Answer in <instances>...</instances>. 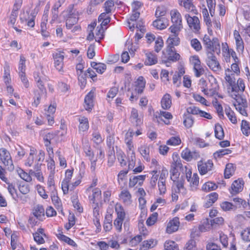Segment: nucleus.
<instances>
[{
	"instance_id": "nucleus-37",
	"label": "nucleus",
	"mask_w": 250,
	"mask_h": 250,
	"mask_svg": "<svg viewBox=\"0 0 250 250\" xmlns=\"http://www.w3.org/2000/svg\"><path fill=\"white\" fill-rule=\"evenodd\" d=\"M244 182L243 180L238 179L234 181L231 186L230 192L232 194H236L241 191L243 188Z\"/></svg>"
},
{
	"instance_id": "nucleus-42",
	"label": "nucleus",
	"mask_w": 250,
	"mask_h": 250,
	"mask_svg": "<svg viewBox=\"0 0 250 250\" xmlns=\"http://www.w3.org/2000/svg\"><path fill=\"white\" fill-rule=\"evenodd\" d=\"M130 119L131 122L134 124L136 126H140L143 123V116L141 115H139L137 110L132 111Z\"/></svg>"
},
{
	"instance_id": "nucleus-35",
	"label": "nucleus",
	"mask_w": 250,
	"mask_h": 250,
	"mask_svg": "<svg viewBox=\"0 0 250 250\" xmlns=\"http://www.w3.org/2000/svg\"><path fill=\"white\" fill-rule=\"evenodd\" d=\"M146 81L145 78L139 76L135 82L134 90L138 94H142L146 86Z\"/></svg>"
},
{
	"instance_id": "nucleus-52",
	"label": "nucleus",
	"mask_w": 250,
	"mask_h": 250,
	"mask_svg": "<svg viewBox=\"0 0 250 250\" xmlns=\"http://www.w3.org/2000/svg\"><path fill=\"white\" fill-rule=\"evenodd\" d=\"M110 13H106V12L104 11L99 15L98 20L99 21L101 22V25L105 26L110 22Z\"/></svg>"
},
{
	"instance_id": "nucleus-9",
	"label": "nucleus",
	"mask_w": 250,
	"mask_h": 250,
	"mask_svg": "<svg viewBox=\"0 0 250 250\" xmlns=\"http://www.w3.org/2000/svg\"><path fill=\"white\" fill-rule=\"evenodd\" d=\"M180 58V54L176 52L174 47H166V51L162 53V61L164 63H167L178 61Z\"/></svg>"
},
{
	"instance_id": "nucleus-34",
	"label": "nucleus",
	"mask_w": 250,
	"mask_h": 250,
	"mask_svg": "<svg viewBox=\"0 0 250 250\" xmlns=\"http://www.w3.org/2000/svg\"><path fill=\"white\" fill-rule=\"evenodd\" d=\"M169 25V21L167 18H156L152 22V25L158 30H164Z\"/></svg>"
},
{
	"instance_id": "nucleus-6",
	"label": "nucleus",
	"mask_w": 250,
	"mask_h": 250,
	"mask_svg": "<svg viewBox=\"0 0 250 250\" xmlns=\"http://www.w3.org/2000/svg\"><path fill=\"white\" fill-rule=\"evenodd\" d=\"M172 181L171 187V200L172 202H176L178 199V194H185L187 192L186 188L185 187V178L174 180L170 179Z\"/></svg>"
},
{
	"instance_id": "nucleus-39",
	"label": "nucleus",
	"mask_w": 250,
	"mask_h": 250,
	"mask_svg": "<svg viewBox=\"0 0 250 250\" xmlns=\"http://www.w3.org/2000/svg\"><path fill=\"white\" fill-rule=\"evenodd\" d=\"M157 244V240L151 238L144 241L140 246V250H149L155 247Z\"/></svg>"
},
{
	"instance_id": "nucleus-20",
	"label": "nucleus",
	"mask_w": 250,
	"mask_h": 250,
	"mask_svg": "<svg viewBox=\"0 0 250 250\" xmlns=\"http://www.w3.org/2000/svg\"><path fill=\"white\" fill-rule=\"evenodd\" d=\"M189 62L193 66L195 76H201L203 73V69L199 57L197 55L192 56L189 58Z\"/></svg>"
},
{
	"instance_id": "nucleus-16",
	"label": "nucleus",
	"mask_w": 250,
	"mask_h": 250,
	"mask_svg": "<svg viewBox=\"0 0 250 250\" xmlns=\"http://www.w3.org/2000/svg\"><path fill=\"white\" fill-rule=\"evenodd\" d=\"M198 113L201 117H203V110H190V112L189 110L187 111L183 116V123L185 127L190 128L192 126L194 121L192 115L198 114Z\"/></svg>"
},
{
	"instance_id": "nucleus-7",
	"label": "nucleus",
	"mask_w": 250,
	"mask_h": 250,
	"mask_svg": "<svg viewBox=\"0 0 250 250\" xmlns=\"http://www.w3.org/2000/svg\"><path fill=\"white\" fill-rule=\"evenodd\" d=\"M36 155H37V161L38 162L43 161L45 157L44 151L42 149H40L38 152L35 147H31L29 155L25 160L24 165L27 167L32 166L34 162V156Z\"/></svg>"
},
{
	"instance_id": "nucleus-41",
	"label": "nucleus",
	"mask_w": 250,
	"mask_h": 250,
	"mask_svg": "<svg viewBox=\"0 0 250 250\" xmlns=\"http://www.w3.org/2000/svg\"><path fill=\"white\" fill-rule=\"evenodd\" d=\"M138 150L146 162H150V148L147 145H142L139 147Z\"/></svg>"
},
{
	"instance_id": "nucleus-38",
	"label": "nucleus",
	"mask_w": 250,
	"mask_h": 250,
	"mask_svg": "<svg viewBox=\"0 0 250 250\" xmlns=\"http://www.w3.org/2000/svg\"><path fill=\"white\" fill-rule=\"evenodd\" d=\"M2 78L4 84L12 83L11 69L9 64H6L3 67V73Z\"/></svg>"
},
{
	"instance_id": "nucleus-31",
	"label": "nucleus",
	"mask_w": 250,
	"mask_h": 250,
	"mask_svg": "<svg viewBox=\"0 0 250 250\" xmlns=\"http://www.w3.org/2000/svg\"><path fill=\"white\" fill-rule=\"evenodd\" d=\"M179 3L180 5L184 6L186 10L191 15H194L197 14V10L192 3V0H179Z\"/></svg>"
},
{
	"instance_id": "nucleus-1",
	"label": "nucleus",
	"mask_w": 250,
	"mask_h": 250,
	"mask_svg": "<svg viewBox=\"0 0 250 250\" xmlns=\"http://www.w3.org/2000/svg\"><path fill=\"white\" fill-rule=\"evenodd\" d=\"M218 85L212 76H209L207 80H204V95L210 98L208 101H211L210 103L204 98V105L210 106L212 104L216 109H223L221 102L216 98L217 96L222 98V97L218 95Z\"/></svg>"
},
{
	"instance_id": "nucleus-48",
	"label": "nucleus",
	"mask_w": 250,
	"mask_h": 250,
	"mask_svg": "<svg viewBox=\"0 0 250 250\" xmlns=\"http://www.w3.org/2000/svg\"><path fill=\"white\" fill-rule=\"evenodd\" d=\"M16 172L19 177L24 181L26 182H32V178L31 177V174L29 172V173H27L20 167L17 168Z\"/></svg>"
},
{
	"instance_id": "nucleus-59",
	"label": "nucleus",
	"mask_w": 250,
	"mask_h": 250,
	"mask_svg": "<svg viewBox=\"0 0 250 250\" xmlns=\"http://www.w3.org/2000/svg\"><path fill=\"white\" fill-rule=\"evenodd\" d=\"M165 250H180L178 245L174 241L167 240L164 244Z\"/></svg>"
},
{
	"instance_id": "nucleus-50",
	"label": "nucleus",
	"mask_w": 250,
	"mask_h": 250,
	"mask_svg": "<svg viewBox=\"0 0 250 250\" xmlns=\"http://www.w3.org/2000/svg\"><path fill=\"white\" fill-rule=\"evenodd\" d=\"M76 220L77 219L75 214L72 212H69L68 216V222L64 226L65 229L67 230H69L75 225Z\"/></svg>"
},
{
	"instance_id": "nucleus-29",
	"label": "nucleus",
	"mask_w": 250,
	"mask_h": 250,
	"mask_svg": "<svg viewBox=\"0 0 250 250\" xmlns=\"http://www.w3.org/2000/svg\"><path fill=\"white\" fill-rule=\"evenodd\" d=\"M0 160L6 166L12 165L13 161L10 152L5 148H0Z\"/></svg>"
},
{
	"instance_id": "nucleus-4",
	"label": "nucleus",
	"mask_w": 250,
	"mask_h": 250,
	"mask_svg": "<svg viewBox=\"0 0 250 250\" xmlns=\"http://www.w3.org/2000/svg\"><path fill=\"white\" fill-rule=\"evenodd\" d=\"M116 218L113 221V226L116 232L120 233L123 230V225L127 218V212L123 205L116 202L114 205Z\"/></svg>"
},
{
	"instance_id": "nucleus-32",
	"label": "nucleus",
	"mask_w": 250,
	"mask_h": 250,
	"mask_svg": "<svg viewBox=\"0 0 250 250\" xmlns=\"http://www.w3.org/2000/svg\"><path fill=\"white\" fill-rule=\"evenodd\" d=\"M31 214L39 219V221L41 222L45 219V210L42 205H38L34 207Z\"/></svg>"
},
{
	"instance_id": "nucleus-11",
	"label": "nucleus",
	"mask_w": 250,
	"mask_h": 250,
	"mask_svg": "<svg viewBox=\"0 0 250 250\" xmlns=\"http://www.w3.org/2000/svg\"><path fill=\"white\" fill-rule=\"evenodd\" d=\"M204 44H205L207 54L212 52L218 54L220 52V46L218 39L213 38L212 39L204 36Z\"/></svg>"
},
{
	"instance_id": "nucleus-27",
	"label": "nucleus",
	"mask_w": 250,
	"mask_h": 250,
	"mask_svg": "<svg viewBox=\"0 0 250 250\" xmlns=\"http://www.w3.org/2000/svg\"><path fill=\"white\" fill-rule=\"evenodd\" d=\"M20 19L21 23L26 22L28 27H34L35 26V16L30 15L28 12H23L20 15Z\"/></svg>"
},
{
	"instance_id": "nucleus-12",
	"label": "nucleus",
	"mask_w": 250,
	"mask_h": 250,
	"mask_svg": "<svg viewBox=\"0 0 250 250\" xmlns=\"http://www.w3.org/2000/svg\"><path fill=\"white\" fill-rule=\"evenodd\" d=\"M64 52L63 51H58L52 54V57L54 60V66L60 72H63V60L64 58Z\"/></svg>"
},
{
	"instance_id": "nucleus-14",
	"label": "nucleus",
	"mask_w": 250,
	"mask_h": 250,
	"mask_svg": "<svg viewBox=\"0 0 250 250\" xmlns=\"http://www.w3.org/2000/svg\"><path fill=\"white\" fill-rule=\"evenodd\" d=\"M168 30L171 34L169 35L166 41L167 47L173 48L178 46L180 43V39L178 36L181 30L174 31L170 29H168Z\"/></svg>"
},
{
	"instance_id": "nucleus-58",
	"label": "nucleus",
	"mask_w": 250,
	"mask_h": 250,
	"mask_svg": "<svg viewBox=\"0 0 250 250\" xmlns=\"http://www.w3.org/2000/svg\"><path fill=\"white\" fill-rule=\"evenodd\" d=\"M167 13V8L165 6L160 5L157 7L155 12V16L156 18H166L165 16Z\"/></svg>"
},
{
	"instance_id": "nucleus-45",
	"label": "nucleus",
	"mask_w": 250,
	"mask_h": 250,
	"mask_svg": "<svg viewBox=\"0 0 250 250\" xmlns=\"http://www.w3.org/2000/svg\"><path fill=\"white\" fill-rule=\"evenodd\" d=\"M232 88V91L235 93L243 92L245 88V84L243 79L239 78L237 82V83L230 85Z\"/></svg>"
},
{
	"instance_id": "nucleus-57",
	"label": "nucleus",
	"mask_w": 250,
	"mask_h": 250,
	"mask_svg": "<svg viewBox=\"0 0 250 250\" xmlns=\"http://www.w3.org/2000/svg\"><path fill=\"white\" fill-rule=\"evenodd\" d=\"M235 167L232 164L229 163L226 165L224 171V177L226 179L229 178L234 173Z\"/></svg>"
},
{
	"instance_id": "nucleus-55",
	"label": "nucleus",
	"mask_w": 250,
	"mask_h": 250,
	"mask_svg": "<svg viewBox=\"0 0 250 250\" xmlns=\"http://www.w3.org/2000/svg\"><path fill=\"white\" fill-rule=\"evenodd\" d=\"M158 213L156 212H153L150 214L146 222L147 226L151 227L156 224L158 221Z\"/></svg>"
},
{
	"instance_id": "nucleus-40",
	"label": "nucleus",
	"mask_w": 250,
	"mask_h": 250,
	"mask_svg": "<svg viewBox=\"0 0 250 250\" xmlns=\"http://www.w3.org/2000/svg\"><path fill=\"white\" fill-rule=\"evenodd\" d=\"M161 107L163 109H169L172 105V99L170 94L166 93L161 100Z\"/></svg>"
},
{
	"instance_id": "nucleus-54",
	"label": "nucleus",
	"mask_w": 250,
	"mask_h": 250,
	"mask_svg": "<svg viewBox=\"0 0 250 250\" xmlns=\"http://www.w3.org/2000/svg\"><path fill=\"white\" fill-rule=\"evenodd\" d=\"M104 138L97 130L93 131L92 134L91 141L96 145H100L104 142Z\"/></svg>"
},
{
	"instance_id": "nucleus-15",
	"label": "nucleus",
	"mask_w": 250,
	"mask_h": 250,
	"mask_svg": "<svg viewBox=\"0 0 250 250\" xmlns=\"http://www.w3.org/2000/svg\"><path fill=\"white\" fill-rule=\"evenodd\" d=\"M185 17L190 29L193 32L198 33L201 28L198 18L195 16H191L190 14L185 15Z\"/></svg>"
},
{
	"instance_id": "nucleus-8",
	"label": "nucleus",
	"mask_w": 250,
	"mask_h": 250,
	"mask_svg": "<svg viewBox=\"0 0 250 250\" xmlns=\"http://www.w3.org/2000/svg\"><path fill=\"white\" fill-rule=\"evenodd\" d=\"M170 15L172 25L168 29L182 30L183 28L182 17L179 11L176 9H172L170 11Z\"/></svg>"
},
{
	"instance_id": "nucleus-47",
	"label": "nucleus",
	"mask_w": 250,
	"mask_h": 250,
	"mask_svg": "<svg viewBox=\"0 0 250 250\" xmlns=\"http://www.w3.org/2000/svg\"><path fill=\"white\" fill-rule=\"evenodd\" d=\"M146 59L145 63L147 65H152L157 63V57L156 55L151 52H147L146 53Z\"/></svg>"
},
{
	"instance_id": "nucleus-25",
	"label": "nucleus",
	"mask_w": 250,
	"mask_h": 250,
	"mask_svg": "<svg viewBox=\"0 0 250 250\" xmlns=\"http://www.w3.org/2000/svg\"><path fill=\"white\" fill-rule=\"evenodd\" d=\"M50 198L52 202L57 210L62 215H64L63 208L61 198L59 197L58 191L51 192L50 193Z\"/></svg>"
},
{
	"instance_id": "nucleus-33",
	"label": "nucleus",
	"mask_w": 250,
	"mask_h": 250,
	"mask_svg": "<svg viewBox=\"0 0 250 250\" xmlns=\"http://www.w3.org/2000/svg\"><path fill=\"white\" fill-rule=\"evenodd\" d=\"M34 240L38 245L43 244L45 243L43 237L46 235L44 232V229L42 228H39L37 231L33 233Z\"/></svg>"
},
{
	"instance_id": "nucleus-60",
	"label": "nucleus",
	"mask_w": 250,
	"mask_h": 250,
	"mask_svg": "<svg viewBox=\"0 0 250 250\" xmlns=\"http://www.w3.org/2000/svg\"><path fill=\"white\" fill-rule=\"evenodd\" d=\"M19 234L17 231H14L11 235L10 245L12 250H15L18 246Z\"/></svg>"
},
{
	"instance_id": "nucleus-2",
	"label": "nucleus",
	"mask_w": 250,
	"mask_h": 250,
	"mask_svg": "<svg viewBox=\"0 0 250 250\" xmlns=\"http://www.w3.org/2000/svg\"><path fill=\"white\" fill-rule=\"evenodd\" d=\"M73 172V168L67 169L65 171L64 177L61 183V188L64 195L67 194L69 190H74L82 183V177L75 179L73 182H71Z\"/></svg>"
},
{
	"instance_id": "nucleus-28",
	"label": "nucleus",
	"mask_w": 250,
	"mask_h": 250,
	"mask_svg": "<svg viewBox=\"0 0 250 250\" xmlns=\"http://www.w3.org/2000/svg\"><path fill=\"white\" fill-rule=\"evenodd\" d=\"M207 55L208 58L206 62L208 66L214 71H219L221 67L216 57L213 56L212 53H208Z\"/></svg>"
},
{
	"instance_id": "nucleus-19",
	"label": "nucleus",
	"mask_w": 250,
	"mask_h": 250,
	"mask_svg": "<svg viewBox=\"0 0 250 250\" xmlns=\"http://www.w3.org/2000/svg\"><path fill=\"white\" fill-rule=\"evenodd\" d=\"M180 226V219L175 216L170 219L167 223L166 232L168 234H172L177 231Z\"/></svg>"
},
{
	"instance_id": "nucleus-30",
	"label": "nucleus",
	"mask_w": 250,
	"mask_h": 250,
	"mask_svg": "<svg viewBox=\"0 0 250 250\" xmlns=\"http://www.w3.org/2000/svg\"><path fill=\"white\" fill-rule=\"evenodd\" d=\"M32 105L35 107H37L41 102V98L43 95H46V90H42V89H35L33 90Z\"/></svg>"
},
{
	"instance_id": "nucleus-62",
	"label": "nucleus",
	"mask_w": 250,
	"mask_h": 250,
	"mask_svg": "<svg viewBox=\"0 0 250 250\" xmlns=\"http://www.w3.org/2000/svg\"><path fill=\"white\" fill-rule=\"evenodd\" d=\"M35 188L37 190L38 193L43 199H47L48 198V195L44 186L40 184H37L35 186Z\"/></svg>"
},
{
	"instance_id": "nucleus-44",
	"label": "nucleus",
	"mask_w": 250,
	"mask_h": 250,
	"mask_svg": "<svg viewBox=\"0 0 250 250\" xmlns=\"http://www.w3.org/2000/svg\"><path fill=\"white\" fill-rule=\"evenodd\" d=\"M41 165L39 166L38 164L35 165V168H37V170L35 171L32 169H30L29 170V172L31 175H34L39 182L41 183H44V177L43 175V173L41 170Z\"/></svg>"
},
{
	"instance_id": "nucleus-21",
	"label": "nucleus",
	"mask_w": 250,
	"mask_h": 250,
	"mask_svg": "<svg viewBox=\"0 0 250 250\" xmlns=\"http://www.w3.org/2000/svg\"><path fill=\"white\" fill-rule=\"evenodd\" d=\"M185 176L187 181L189 183L190 186L196 187L199 184V178L196 173L192 174V170L188 168L187 166L185 167Z\"/></svg>"
},
{
	"instance_id": "nucleus-56",
	"label": "nucleus",
	"mask_w": 250,
	"mask_h": 250,
	"mask_svg": "<svg viewBox=\"0 0 250 250\" xmlns=\"http://www.w3.org/2000/svg\"><path fill=\"white\" fill-rule=\"evenodd\" d=\"M47 163V168L49 171V174H55V162L54 160V157L48 158L46 160Z\"/></svg>"
},
{
	"instance_id": "nucleus-3",
	"label": "nucleus",
	"mask_w": 250,
	"mask_h": 250,
	"mask_svg": "<svg viewBox=\"0 0 250 250\" xmlns=\"http://www.w3.org/2000/svg\"><path fill=\"white\" fill-rule=\"evenodd\" d=\"M134 133L132 130L128 131L125 135V143L126 148V152L127 155L128 167L133 168L136 165V154L135 146L133 141Z\"/></svg>"
},
{
	"instance_id": "nucleus-63",
	"label": "nucleus",
	"mask_w": 250,
	"mask_h": 250,
	"mask_svg": "<svg viewBox=\"0 0 250 250\" xmlns=\"http://www.w3.org/2000/svg\"><path fill=\"white\" fill-rule=\"evenodd\" d=\"M215 136L219 140H222L224 137V130L222 126L217 124L215 125L214 128Z\"/></svg>"
},
{
	"instance_id": "nucleus-26",
	"label": "nucleus",
	"mask_w": 250,
	"mask_h": 250,
	"mask_svg": "<svg viewBox=\"0 0 250 250\" xmlns=\"http://www.w3.org/2000/svg\"><path fill=\"white\" fill-rule=\"evenodd\" d=\"M146 177V175H139L130 177L128 182V187L133 188L135 186H142Z\"/></svg>"
},
{
	"instance_id": "nucleus-23",
	"label": "nucleus",
	"mask_w": 250,
	"mask_h": 250,
	"mask_svg": "<svg viewBox=\"0 0 250 250\" xmlns=\"http://www.w3.org/2000/svg\"><path fill=\"white\" fill-rule=\"evenodd\" d=\"M233 98L232 104L235 109H245L247 107V102L246 99L243 98L238 94H231Z\"/></svg>"
},
{
	"instance_id": "nucleus-43",
	"label": "nucleus",
	"mask_w": 250,
	"mask_h": 250,
	"mask_svg": "<svg viewBox=\"0 0 250 250\" xmlns=\"http://www.w3.org/2000/svg\"><path fill=\"white\" fill-rule=\"evenodd\" d=\"M79 125L78 126V129L80 132H85L89 129V122L87 118L83 116L80 117L78 119Z\"/></svg>"
},
{
	"instance_id": "nucleus-51",
	"label": "nucleus",
	"mask_w": 250,
	"mask_h": 250,
	"mask_svg": "<svg viewBox=\"0 0 250 250\" xmlns=\"http://www.w3.org/2000/svg\"><path fill=\"white\" fill-rule=\"evenodd\" d=\"M91 66L99 74H103L106 69V65L104 63L96 62H91Z\"/></svg>"
},
{
	"instance_id": "nucleus-53",
	"label": "nucleus",
	"mask_w": 250,
	"mask_h": 250,
	"mask_svg": "<svg viewBox=\"0 0 250 250\" xmlns=\"http://www.w3.org/2000/svg\"><path fill=\"white\" fill-rule=\"evenodd\" d=\"M26 61L25 57L23 55H21L18 63V74L26 73Z\"/></svg>"
},
{
	"instance_id": "nucleus-17",
	"label": "nucleus",
	"mask_w": 250,
	"mask_h": 250,
	"mask_svg": "<svg viewBox=\"0 0 250 250\" xmlns=\"http://www.w3.org/2000/svg\"><path fill=\"white\" fill-rule=\"evenodd\" d=\"M95 96L96 88L93 87L84 97L83 105L85 109H92L94 108Z\"/></svg>"
},
{
	"instance_id": "nucleus-13",
	"label": "nucleus",
	"mask_w": 250,
	"mask_h": 250,
	"mask_svg": "<svg viewBox=\"0 0 250 250\" xmlns=\"http://www.w3.org/2000/svg\"><path fill=\"white\" fill-rule=\"evenodd\" d=\"M118 198L125 206H129L133 203L132 195L128 189L126 188H122L120 192L118 194Z\"/></svg>"
},
{
	"instance_id": "nucleus-24",
	"label": "nucleus",
	"mask_w": 250,
	"mask_h": 250,
	"mask_svg": "<svg viewBox=\"0 0 250 250\" xmlns=\"http://www.w3.org/2000/svg\"><path fill=\"white\" fill-rule=\"evenodd\" d=\"M57 232L58 233L56 234V236L61 242L73 248L77 247L78 245L77 243L73 239L64 235L61 228L58 229Z\"/></svg>"
},
{
	"instance_id": "nucleus-10",
	"label": "nucleus",
	"mask_w": 250,
	"mask_h": 250,
	"mask_svg": "<svg viewBox=\"0 0 250 250\" xmlns=\"http://www.w3.org/2000/svg\"><path fill=\"white\" fill-rule=\"evenodd\" d=\"M69 9L65 21V26L67 29H70L73 26L77 24L79 20V14L78 11L74 9V5H70Z\"/></svg>"
},
{
	"instance_id": "nucleus-36",
	"label": "nucleus",
	"mask_w": 250,
	"mask_h": 250,
	"mask_svg": "<svg viewBox=\"0 0 250 250\" xmlns=\"http://www.w3.org/2000/svg\"><path fill=\"white\" fill-rule=\"evenodd\" d=\"M46 186L50 193L58 191L55 180V174H48L47 177Z\"/></svg>"
},
{
	"instance_id": "nucleus-22",
	"label": "nucleus",
	"mask_w": 250,
	"mask_h": 250,
	"mask_svg": "<svg viewBox=\"0 0 250 250\" xmlns=\"http://www.w3.org/2000/svg\"><path fill=\"white\" fill-rule=\"evenodd\" d=\"M222 50L223 56L227 62L229 60L230 57H232L234 61L239 62V59L236 56V53L233 49L229 48L227 43H222Z\"/></svg>"
},
{
	"instance_id": "nucleus-49",
	"label": "nucleus",
	"mask_w": 250,
	"mask_h": 250,
	"mask_svg": "<svg viewBox=\"0 0 250 250\" xmlns=\"http://www.w3.org/2000/svg\"><path fill=\"white\" fill-rule=\"evenodd\" d=\"M238 75L236 74H233V72L229 68H228L225 70V79L230 85L234 83L235 81V76Z\"/></svg>"
},
{
	"instance_id": "nucleus-64",
	"label": "nucleus",
	"mask_w": 250,
	"mask_h": 250,
	"mask_svg": "<svg viewBox=\"0 0 250 250\" xmlns=\"http://www.w3.org/2000/svg\"><path fill=\"white\" fill-rule=\"evenodd\" d=\"M220 206L222 209L224 211H230L235 210V206L232 203L228 201L222 202Z\"/></svg>"
},
{
	"instance_id": "nucleus-46",
	"label": "nucleus",
	"mask_w": 250,
	"mask_h": 250,
	"mask_svg": "<svg viewBox=\"0 0 250 250\" xmlns=\"http://www.w3.org/2000/svg\"><path fill=\"white\" fill-rule=\"evenodd\" d=\"M33 77L38 89H42V90L44 91L46 90L43 82V79L40 75V72L39 71L34 72L33 73Z\"/></svg>"
},
{
	"instance_id": "nucleus-18",
	"label": "nucleus",
	"mask_w": 250,
	"mask_h": 250,
	"mask_svg": "<svg viewBox=\"0 0 250 250\" xmlns=\"http://www.w3.org/2000/svg\"><path fill=\"white\" fill-rule=\"evenodd\" d=\"M88 198L91 205L103 204L102 191L98 188H94L92 189V193L88 195Z\"/></svg>"
},
{
	"instance_id": "nucleus-61",
	"label": "nucleus",
	"mask_w": 250,
	"mask_h": 250,
	"mask_svg": "<svg viewBox=\"0 0 250 250\" xmlns=\"http://www.w3.org/2000/svg\"><path fill=\"white\" fill-rule=\"evenodd\" d=\"M59 91L62 93H69L70 91V86L65 82H59L58 83Z\"/></svg>"
},
{
	"instance_id": "nucleus-5",
	"label": "nucleus",
	"mask_w": 250,
	"mask_h": 250,
	"mask_svg": "<svg viewBox=\"0 0 250 250\" xmlns=\"http://www.w3.org/2000/svg\"><path fill=\"white\" fill-rule=\"evenodd\" d=\"M172 161L170 164L169 170L170 179L174 180L180 179L181 178H184L183 175H181L179 169H183V164L179 154L177 152L173 153L172 155Z\"/></svg>"
}]
</instances>
